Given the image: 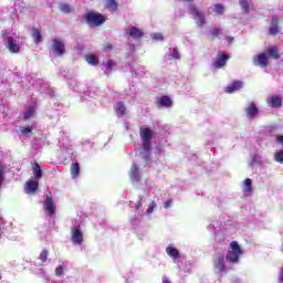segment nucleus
I'll return each mask as SVG.
<instances>
[{"instance_id": "obj_1", "label": "nucleus", "mask_w": 283, "mask_h": 283, "mask_svg": "<svg viewBox=\"0 0 283 283\" xmlns=\"http://www.w3.org/2000/svg\"><path fill=\"white\" fill-rule=\"evenodd\" d=\"M139 136L142 138L143 158L144 160H151V138H154V132L149 126H140Z\"/></svg>"}, {"instance_id": "obj_2", "label": "nucleus", "mask_w": 283, "mask_h": 283, "mask_svg": "<svg viewBox=\"0 0 283 283\" xmlns=\"http://www.w3.org/2000/svg\"><path fill=\"white\" fill-rule=\"evenodd\" d=\"M230 249L231 250H229L226 255V260L227 262H230V264H238V262H240V255H242L244 251H242V248L240 247L238 241H232L230 243Z\"/></svg>"}, {"instance_id": "obj_3", "label": "nucleus", "mask_w": 283, "mask_h": 283, "mask_svg": "<svg viewBox=\"0 0 283 283\" xmlns=\"http://www.w3.org/2000/svg\"><path fill=\"white\" fill-rule=\"evenodd\" d=\"M85 21L87 25H94L95 28H98V25H103V23H105V15L91 11L86 13Z\"/></svg>"}, {"instance_id": "obj_4", "label": "nucleus", "mask_w": 283, "mask_h": 283, "mask_svg": "<svg viewBox=\"0 0 283 283\" xmlns=\"http://www.w3.org/2000/svg\"><path fill=\"white\" fill-rule=\"evenodd\" d=\"M213 269L216 273H224L227 271V264L224 263V255L217 253L213 259Z\"/></svg>"}, {"instance_id": "obj_5", "label": "nucleus", "mask_w": 283, "mask_h": 283, "mask_svg": "<svg viewBox=\"0 0 283 283\" xmlns=\"http://www.w3.org/2000/svg\"><path fill=\"white\" fill-rule=\"evenodd\" d=\"M252 63L256 65V67H269V55H266V53H260L253 57Z\"/></svg>"}, {"instance_id": "obj_6", "label": "nucleus", "mask_w": 283, "mask_h": 283, "mask_svg": "<svg viewBox=\"0 0 283 283\" xmlns=\"http://www.w3.org/2000/svg\"><path fill=\"white\" fill-rule=\"evenodd\" d=\"M227 61H229V54L224 53V51H219L217 53V60L213 62V67L221 70V67L227 65Z\"/></svg>"}, {"instance_id": "obj_7", "label": "nucleus", "mask_w": 283, "mask_h": 283, "mask_svg": "<svg viewBox=\"0 0 283 283\" xmlns=\"http://www.w3.org/2000/svg\"><path fill=\"white\" fill-rule=\"evenodd\" d=\"M71 242L77 245L83 244V231H81V227L71 229Z\"/></svg>"}, {"instance_id": "obj_8", "label": "nucleus", "mask_w": 283, "mask_h": 283, "mask_svg": "<svg viewBox=\"0 0 283 283\" xmlns=\"http://www.w3.org/2000/svg\"><path fill=\"white\" fill-rule=\"evenodd\" d=\"M44 209L49 216H54V213H56V203H54V199L51 196H46Z\"/></svg>"}, {"instance_id": "obj_9", "label": "nucleus", "mask_w": 283, "mask_h": 283, "mask_svg": "<svg viewBox=\"0 0 283 283\" xmlns=\"http://www.w3.org/2000/svg\"><path fill=\"white\" fill-rule=\"evenodd\" d=\"M7 50L11 52V54H19L21 48H19V44L17 43V40L12 36L7 38V44H6Z\"/></svg>"}, {"instance_id": "obj_10", "label": "nucleus", "mask_w": 283, "mask_h": 283, "mask_svg": "<svg viewBox=\"0 0 283 283\" xmlns=\"http://www.w3.org/2000/svg\"><path fill=\"white\" fill-rule=\"evenodd\" d=\"M245 114L248 118H255L258 114H260V108H258V104H255V102H250L245 107Z\"/></svg>"}, {"instance_id": "obj_11", "label": "nucleus", "mask_w": 283, "mask_h": 283, "mask_svg": "<svg viewBox=\"0 0 283 283\" xmlns=\"http://www.w3.org/2000/svg\"><path fill=\"white\" fill-rule=\"evenodd\" d=\"M53 50L57 56H63L65 54V43L59 39H54Z\"/></svg>"}, {"instance_id": "obj_12", "label": "nucleus", "mask_w": 283, "mask_h": 283, "mask_svg": "<svg viewBox=\"0 0 283 283\" xmlns=\"http://www.w3.org/2000/svg\"><path fill=\"white\" fill-rule=\"evenodd\" d=\"M126 34L134 39L135 41H140L142 36H145V33H143V30L138 29L137 27H130Z\"/></svg>"}, {"instance_id": "obj_13", "label": "nucleus", "mask_w": 283, "mask_h": 283, "mask_svg": "<svg viewBox=\"0 0 283 283\" xmlns=\"http://www.w3.org/2000/svg\"><path fill=\"white\" fill-rule=\"evenodd\" d=\"M280 33V20L277 17H273L269 28V34L275 36Z\"/></svg>"}, {"instance_id": "obj_14", "label": "nucleus", "mask_w": 283, "mask_h": 283, "mask_svg": "<svg viewBox=\"0 0 283 283\" xmlns=\"http://www.w3.org/2000/svg\"><path fill=\"white\" fill-rule=\"evenodd\" d=\"M243 85L244 83H242V81L232 82L230 85L226 87V93L233 94V92H238L239 90H242Z\"/></svg>"}, {"instance_id": "obj_15", "label": "nucleus", "mask_w": 283, "mask_h": 283, "mask_svg": "<svg viewBox=\"0 0 283 283\" xmlns=\"http://www.w3.org/2000/svg\"><path fill=\"white\" fill-rule=\"evenodd\" d=\"M39 190V181H34L33 179H29L25 182V192L27 193H35Z\"/></svg>"}, {"instance_id": "obj_16", "label": "nucleus", "mask_w": 283, "mask_h": 283, "mask_svg": "<svg viewBox=\"0 0 283 283\" xmlns=\"http://www.w3.org/2000/svg\"><path fill=\"white\" fill-rule=\"evenodd\" d=\"M157 105H160V107H174V101H171V97L164 95L159 97Z\"/></svg>"}, {"instance_id": "obj_17", "label": "nucleus", "mask_w": 283, "mask_h": 283, "mask_svg": "<svg viewBox=\"0 0 283 283\" xmlns=\"http://www.w3.org/2000/svg\"><path fill=\"white\" fill-rule=\"evenodd\" d=\"M268 105L274 109L282 107V97L274 95L268 101Z\"/></svg>"}, {"instance_id": "obj_18", "label": "nucleus", "mask_w": 283, "mask_h": 283, "mask_svg": "<svg viewBox=\"0 0 283 283\" xmlns=\"http://www.w3.org/2000/svg\"><path fill=\"white\" fill-rule=\"evenodd\" d=\"M166 253L169 255V258H172V260H178V258H180V251L174 248V245H168L166 248Z\"/></svg>"}, {"instance_id": "obj_19", "label": "nucleus", "mask_w": 283, "mask_h": 283, "mask_svg": "<svg viewBox=\"0 0 283 283\" xmlns=\"http://www.w3.org/2000/svg\"><path fill=\"white\" fill-rule=\"evenodd\" d=\"M253 181L250 178L244 180L243 193L244 196H251L253 191Z\"/></svg>"}, {"instance_id": "obj_20", "label": "nucleus", "mask_w": 283, "mask_h": 283, "mask_svg": "<svg viewBox=\"0 0 283 283\" xmlns=\"http://www.w3.org/2000/svg\"><path fill=\"white\" fill-rule=\"evenodd\" d=\"M115 113L117 116H125V114H127V108L125 107V103L118 102L115 107Z\"/></svg>"}, {"instance_id": "obj_21", "label": "nucleus", "mask_w": 283, "mask_h": 283, "mask_svg": "<svg viewBox=\"0 0 283 283\" xmlns=\"http://www.w3.org/2000/svg\"><path fill=\"white\" fill-rule=\"evenodd\" d=\"M80 175H81V165L78 164V161H76L71 166V177L78 178Z\"/></svg>"}, {"instance_id": "obj_22", "label": "nucleus", "mask_w": 283, "mask_h": 283, "mask_svg": "<svg viewBox=\"0 0 283 283\" xmlns=\"http://www.w3.org/2000/svg\"><path fill=\"white\" fill-rule=\"evenodd\" d=\"M105 8H106V10H109L111 12H117L118 11V2H116V0H106Z\"/></svg>"}, {"instance_id": "obj_23", "label": "nucleus", "mask_w": 283, "mask_h": 283, "mask_svg": "<svg viewBox=\"0 0 283 283\" xmlns=\"http://www.w3.org/2000/svg\"><path fill=\"white\" fill-rule=\"evenodd\" d=\"M33 176L35 180H41V178H43V170L41 169V166L38 163L33 165Z\"/></svg>"}, {"instance_id": "obj_24", "label": "nucleus", "mask_w": 283, "mask_h": 283, "mask_svg": "<svg viewBox=\"0 0 283 283\" xmlns=\"http://www.w3.org/2000/svg\"><path fill=\"white\" fill-rule=\"evenodd\" d=\"M32 39L34 43L39 44L41 43L43 35L41 34V30L39 29H32Z\"/></svg>"}, {"instance_id": "obj_25", "label": "nucleus", "mask_w": 283, "mask_h": 283, "mask_svg": "<svg viewBox=\"0 0 283 283\" xmlns=\"http://www.w3.org/2000/svg\"><path fill=\"white\" fill-rule=\"evenodd\" d=\"M268 54L272 59H275V61L280 59V51L277 50V46H270L268 50Z\"/></svg>"}, {"instance_id": "obj_26", "label": "nucleus", "mask_w": 283, "mask_h": 283, "mask_svg": "<svg viewBox=\"0 0 283 283\" xmlns=\"http://www.w3.org/2000/svg\"><path fill=\"white\" fill-rule=\"evenodd\" d=\"M239 4L241 6L243 13L249 14V12H250L249 8H251V1L250 0H240Z\"/></svg>"}, {"instance_id": "obj_27", "label": "nucleus", "mask_w": 283, "mask_h": 283, "mask_svg": "<svg viewBox=\"0 0 283 283\" xmlns=\"http://www.w3.org/2000/svg\"><path fill=\"white\" fill-rule=\"evenodd\" d=\"M85 61L88 63V65H98V56L95 54L86 55Z\"/></svg>"}, {"instance_id": "obj_28", "label": "nucleus", "mask_w": 283, "mask_h": 283, "mask_svg": "<svg viewBox=\"0 0 283 283\" xmlns=\"http://www.w3.org/2000/svg\"><path fill=\"white\" fill-rule=\"evenodd\" d=\"M138 174H139L138 166L136 164H133L132 168H130V178H134L135 180H138V178H139Z\"/></svg>"}, {"instance_id": "obj_29", "label": "nucleus", "mask_w": 283, "mask_h": 283, "mask_svg": "<svg viewBox=\"0 0 283 283\" xmlns=\"http://www.w3.org/2000/svg\"><path fill=\"white\" fill-rule=\"evenodd\" d=\"M59 9L61 10V12H64V14H70V12H72V7H70V4L67 3H61L59 6Z\"/></svg>"}, {"instance_id": "obj_30", "label": "nucleus", "mask_w": 283, "mask_h": 283, "mask_svg": "<svg viewBox=\"0 0 283 283\" xmlns=\"http://www.w3.org/2000/svg\"><path fill=\"white\" fill-rule=\"evenodd\" d=\"M197 19H198L197 25H199V28H202V25H205V23H207V19H205V15L202 14V11L198 12Z\"/></svg>"}, {"instance_id": "obj_31", "label": "nucleus", "mask_w": 283, "mask_h": 283, "mask_svg": "<svg viewBox=\"0 0 283 283\" xmlns=\"http://www.w3.org/2000/svg\"><path fill=\"white\" fill-rule=\"evenodd\" d=\"M213 12L217 14H224V6L221 3L214 4Z\"/></svg>"}, {"instance_id": "obj_32", "label": "nucleus", "mask_w": 283, "mask_h": 283, "mask_svg": "<svg viewBox=\"0 0 283 283\" xmlns=\"http://www.w3.org/2000/svg\"><path fill=\"white\" fill-rule=\"evenodd\" d=\"M274 160L283 165V150L274 153Z\"/></svg>"}, {"instance_id": "obj_33", "label": "nucleus", "mask_w": 283, "mask_h": 283, "mask_svg": "<svg viewBox=\"0 0 283 283\" xmlns=\"http://www.w3.org/2000/svg\"><path fill=\"white\" fill-rule=\"evenodd\" d=\"M48 255H49L48 250H43V251L40 253L39 260H40L41 262H48Z\"/></svg>"}, {"instance_id": "obj_34", "label": "nucleus", "mask_w": 283, "mask_h": 283, "mask_svg": "<svg viewBox=\"0 0 283 283\" xmlns=\"http://www.w3.org/2000/svg\"><path fill=\"white\" fill-rule=\"evenodd\" d=\"M198 12H201L200 10H198V7H196V4H190L189 6V14H198Z\"/></svg>"}, {"instance_id": "obj_35", "label": "nucleus", "mask_w": 283, "mask_h": 283, "mask_svg": "<svg viewBox=\"0 0 283 283\" xmlns=\"http://www.w3.org/2000/svg\"><path fill=\"white\" fill-rule=\"evenodd\" d=\"M20 132H21V134H23V136H30V134H32V128L31 127H21Z\"/></svg>"}, {"instance_id": "obj_36", "label": "nucleus", "mask_w": 283, "mask_h": 283, "mask_svg": "<svg viewBox=\"0 0 283 283\" xmlns=\"http://www.w3.org/2000/svg\"><path fill=\"white\" fill-rule=\"evenodd\" d=\"M220 34H222V29H213L211 31V35L213 36V39L220 36Z\"/></svg>"}, {"instance_id": "obj_37", "label": "nucleus", "mask_w": 283, "mask_h": 283, "mask_svg": "<svg viewBox=\"0 0 283 283\" xmlns=\"http://www.w3.org/2000/svg\"><path fill=\"white\" fill-rule=\"evenodd\" d=\"M154 209H156V201H151L146 210V213H154Z\"/></svg>"}, {"instance_id": "obj_38", "label": "nucleus", "mask_w": 283, "mask_h": 283, "mask_svg": "<svg viewBox=\"0 0 283 283\" xmlns=\"http://www.w3.org/2000/svg\"><path fill=\"white\" fill-rule=\"evenodd\" d=\"M172 59L175 60L180 59V51H178V48L172 49Z\"/></svg>"}, {"instance_id": "obj_39", "label": "nucleus", "mask_w": 283, "mask_h": 283, "mask_svg": "<svg viewBox=\"0 0 283 283\" xmlns=\"http://www.w3.org/2000/svg\"><path fill=\"white\" fill-rule=\"evenodd\" d=\"M6 168L3 167V165H1V161H0V188H1V185H3V170Z\"/></svg>"}, {"instance_id": "obj_40", "label": "nucleus", "mask_w": 283, "mask_h": 283, "mask_svg": "<svg viewBox=\"0 0 283 283\" xmlns=\"http://www.w3.org/2000/svg\"><path fill=\"white\" fill-rule=\"evenodd\" d=\"M143 208V197H139V200L135 203L136 211Z\"/></svg>"}, {"instance_id": "obj_41", "label": "nucleus", "mask_w": 283, "mask_h": 283, "mask_svg": "<svg viewBox=\"0 0 283 283\" xmlns=\"http://www.w3.org/2000/svg\"><path fill=\"white\" fill-rule=\"evenodd\" d=\"M114 65H116V63L114 62V60H108L106 62V67L107 70H114Z\"/></svg>"}, {"instance_id": "obj_42", "label": "nucleus", "mask_w": 283, "mask_h": 283, "mask_svg": "<svg viewBox=\"0 0 283 283\" xmlns=\"http://www.w3.org/2000/svg\"><path fill=\"white\" fill-rule=\"evenodd\" d=\"M55 275H57V277H61V275H63V265H59L55 269Z\"/></svg>"}, {"instance_id": "obj_43", "label": "nucleus", "mask_w": 283, "mask_h": 283, "mask_svg": "<svg viewBox=\"0 0 283 283\" xmlns=\"http://www.w3.org/2000/svg\"><path fill=\"white\" fill-rule=\"evenodd\" d=\"M153 39H155L156 41H164L165 38L163 36V33H155L153 35Z\"/></svg>"}, {"instance_id": "obj_44", "label": "nucleus", "mask_w": 283, "mask_h": 283, "mask_svg": "<svg viewBox=\"0 0 283 283\" xmlns=\"http://www.w3.org/2000/svg\"><path fill=\"white\" fill-rule=\"evenodd\" d=\"M172 202H174V201H172L171 199L167 200V201L164 203V209H169V208L171 207Z\"/></svg>"}, {"instance_id": "obj_45", "label": "nucleus", "mask_w": 283, "mask_h": 283, "mask_svg": "<svg viewBox=\"0 0 283 283\" xmlns=\"http://www.w3.org/2000/svg\"><path fill=\"white\" fill-rule=\"evenodd\" d=\"M276 143L283 146V135H276Z\"/></svg>"}, {"instance_id": "obj_46", "label": "nucleus", "mask_w": 283, "mask_h": 283, "mask_svg": "<svg viewBox=\"0 0 283 283\" xmlns=\"http://www.w3.org/2000/svg\"><path fill=\"white\" fill-rule=\"evenodd\" d=\"M23 118H24V120H28V118H32V113H30V112L24 113Z\"/></svg>"}, {"instance_id": "obj_47", "label": "nucleus", "mask_w": 283, "mask_h": 283, "mask_svg": "<svg viewBox=\"0 0 283 283\" xmlns=\"http://www.w3.org/2000/svg\"><path fill=\"white\" fill-rule=\"evenodd\" d=\"M226 40H227V42H228L229 44H231V43H233L234 38H233V36H227Z\"/></svg>"}, {"instance_id": "obj_48", "label": "nucleus", "mask_w": 283, "mask_h": 283, "mask_svg": "<svg viewBox=\"0 0 283 283\" xmlns=\"http://www.w3.org/2000/svg\"><path fill=\"white\" fill-rule=\"evenodd\" d=\"M163 283H171V281H169V280L167 279V276H164V277H163Z\"/></svg>"}, {"instance_id": "obj_49", "label": "nucleus", "mask_w": 283, "mask_h": 283, "mask_svg": "<svg viewBox=\"0 0 283 283\" xmlns=\"http://www.w3.org/2000/svg\"><path fill=\"white\" fill-rule=\"evenodd\" d=\"M108 50H114V48L112 45L108 46Z\"/></svg>"}, {"instance_id": "obj_50", "label": "nucleus", "mask_w": 283, "mask_h": 283, "mask_svg": "<svg viewBox=\"0 0 283 283\" xmlns=\"http://www.w3.org/2000/svg\"><path fill=\"white\" fill-rule=\"evenodd\" d=\"M186 1H193V0H186Z\"/></svg>"}]
</instances>
